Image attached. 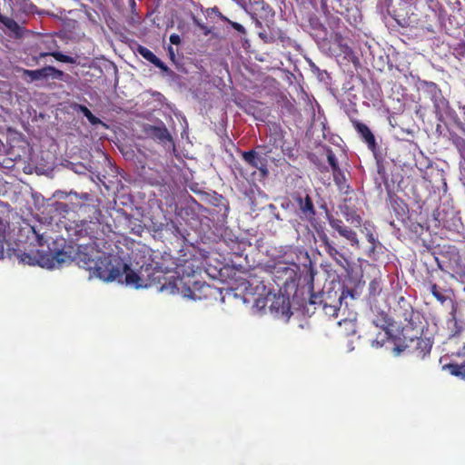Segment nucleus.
I'll use <instances>...</instances> for the list:
<instances>
[{
  "mask_svg": "<svg viewBox=\"0 0 465 465\" xmlns=\"http://www.w3.org/2000/svg\"><path fill=\"white\" fill-rule=\"evenodd\" d=\"M283 276L280 278L278 284L284 289L288 294H293L294 297L302 298V302L304 305L307 303L314 306L315 310H320L324 315L331 318L337 317L341 301L344 298L345 292L343 291L340 295L337 292H313L314 272L312 268L303 271L298 275L297 272L292 268H283Z\"/></svg>",
  "mask_w": 465,
  "mask_h": 465,
  "instance_id": "nucleus-1",
  "label": "nucleus"
},
{
  "mask_svg": "<svg viewBox=\"0 0 465 465\" xmlns=\"http://www.w3.org/2000/svg\"><path fill=\"white\" fill-rule=\"evenodd\" d=\"M76 252L74 259L77 264L91 272L93 275L104 282L122 281L123 272L128 269V264L124 262L119 257L102 253L99 256L93 257L88 252L80 250Z\"/></svg>",
  "mask_w": 465,
  "mask_h": 465,
  "instance_id": "nucleus-2",
  "label": "nucleus"
},
{
  "mask_svg": "<svg viewBox=\"0 0 465 465\" xmlns=\"http://www.w3.org/2000/svg\"><path fill=\"white\" fill-rule=\"evenodd\" d=\"M175 273L177 277L173 280V289L183 297L197 301L213 294L212 286L197 279L200 268L194 260H185L177 265Z\"/></svg>",
  "mask_w": 465,
  "mask_h": 465,
  "instance_id": "nucleus-3",
  "label": "nucleus"
},
{
  "mask_svg": "<svg viewBox=\"0 0 465 465\" xmlns=\"http://www.w3.org/2000/svg\"><path fill=\"white\" fill-rule=\"evenodd\" d=\"M420 89L433 103L434 112L437 119L440 122H444L446 119L453 122V124L465 134V124H463L454 109L450 105L449 101L442 95L441 90L439 86L429 81L420 82Z\"/></svg>",
  "mask_w": 465,
  "mask_h": 465,
  "instance_id": "nucleus-4",
  "label": "nucleus"
},
{
  "mask_svg": "<svg viewBox=\"0 0 465 465\" xmlns=\"http://www.w3.org/2000/svg\"><path fill=\"white\" fill-rule=\"evenodd\" d=\"M283 268H290V267L287 266L286 264L280 263V264H278L277 266H275L273 268V271H272L273 281L276 283V285L279 287L280 292L282 293H280L279 295H275V294L273 295V299H272V303L270 305V309H271L272 312H274L277 314H280L282 316L289 318L292 315L291 301H290L291 297L292 298L293 302H297L300 305H304V303L302 302L301 296L300 297H294L293 294H288L284 291V289L282 288L278 284V282H280L281 280H280L279 277H277V275L282 276V277L283 276V273L282 272H278V271H281V270L283 271Z\"/></svg>",
  "mask_w": 465,
  "mask_h": 465,
  "instance_id": "nucleus-5",
  "label": "nucleus"
},
{
  "mask_svg": "<svg viewBox=\"0 0 465 465\" xmlns=\"http://www.w3.org/2000/svg\"><path fill=\"white\" fill-rule=\"evenodd\" d=\"M250 7L245 11L252 18L255 26L262 29L263 24L267 27L274 22L275 12L264 0H252Z\"/></svg>",
  "mask_w": 465,
  "mask_h": 465,
  "instance_id": "nucleus-6",
  "label": "nucleus"
},
{
  "mask_svg": "<svg viewBox=\"0 0 465 465\" xmlns=\"http://www.w3.org/2000/svg\"><path fill=\"white\" fill-rule=\"evenodd\" d=\"M95 220L91 221H81L79 224L76 226V234L80 237H88L92 243L99 248L101 245L100 241H104V224L99 221V217L102 215V213L99 209L95 210Z\"/></svg>",
  "mask_w": 465,
  "mask_h": 465,
  "instance_id": "nucleus-7",
  "label": "nucleus"
},
{
  "mask_svg": "<svg viewBox=\"0 0 465 465\" xmlns=\"http://www.w3.org/2000/svg\"><path fill=\"white\" fill-rule=\"evenodd\" d=\"M372 319L371 322L383 331L373 341L378 346H382L385 340L391 336L390 327L393 325V320L390 317L388 311L382 310L377 306H371Z\"/></svg>",
  "mask_w": 465,
  "mask_h": 465,
  "instance_id": "nucleus-8",
  "label": "nucleus"
},
{
  "mask_svg": "<svg viewBox=\"0 0 465 465\" xmlns=\"http://www.w3.org/2000/svg\"><path fill=\"white\" fill-rule=\"evenodd\" d=\"M321 246L323 247L326 253L340 266L345 267L349 264L347 256L344 253V247L338 244L327 235L323 231H317Z\"/></svg>",
  "mask_w": 465,
  "mask_h": 465,
  "instance_id": "nucleus-9",
  "label": "nucleus"
},
{
  "mask_svg": "<svg viewBox=\"0 0 465 465\" xmlns=\"http://www.w3.org/2000/svg\"><path fill=\"white\" fill-rule=\"evenodd\" d=\"M297 206L296 213L302 220L311 223L315 221L316 209L312 196L307 193H296L292 195Z\"/></svg>",
  "mask_w": 465,
  "mask_h": 465,
  "instance_id": "nucleus-10",
  "label": "nucleus"
},
{
  "mask_svg": "<svg viewBox=\"0 0 465 465\" xmlns=\"http://www.w3.org/2000/svg\"><path fill=\"white\" fill-rule=\"evenodd\" d=\"M65 253L64 252H58L55 255L52 256L51 262H47L45 261V255L41 254L38 250L32 252H23L18 255L19 262L24 264L28 265H40L42 267L48 266L53 267L54 265V262L58 264H61L65 262L64 259Z\"/></svg>",
  "mask_w": 465,
  "mask_h": 465,
  "instance_id": "nucleus-11",
  "label": "nucleus"
},
{
  "mask_svg": "<svg viewBox=\"0 0 465 465\" xmlns=\"http://www.w3.org/2000/svg\"><path fill=\"white\" fill-rule=\"evenodd\" d=\"M64 73L54 66L47 65L41 69L28 70L23 69V76L29 77L28 82L40 80H47L49 78L55 80H63Z\"/></svg>",
  "mask_w": 465,
  "mask_h": 465,
  "instance_id": "nucleus-12",
  "label": "nucleus"
},
{
  "mask_svg": "<svg viewBox=\"0 0 465 465\" xmlns=\"http://www.w3.org/2000/svg\"><path fill=\"white\" fill-rule=\"evenodd\" d=\"M320 28L323 33L322 39L331 44L336 45L341 54L349 55L352 53L351 48L349 46L345 37L343 36L344 29L337 32H329L322 24H320Z\"/></svg>",
  "mask_w": 465,
  "mask_h": 465,
  "instance_id": "nucleus-13",
  "label": "nucleus"
},
{
  "mask_svg": "<svg viewBox=\"0 0 465 465\" xmlns=\"http://www.w3.org/2000/svg\"><path fill=\"white\" fill-rule=\"evenodd\" d=\"M143 132L147 137L159 143L173 142L172 135L163 122H160L158 125L146 124L143 127Z\"/></svg>",
  "mask_w": 465,
  "mask_h": 465,
  "instance_id": "nucleus-14",
  "label": "nucleus"
},
{
  "mask_svg": "<svg viewBox=\"0 0 465 465\" xmlns=\"http://www.w3.org/2000/svg\"><path fill=\"white\" fill-rule=\"evenodd\" d=\"M409 351L419 359H424L430 354L432 348V341L429 338L415 337L407 343Z\"/></svg>",
  "mask_w": 465,
  "mask_h": 465,
  "instance_id": "nucleus-15",
  "label": "nucleus"
},
{
  "mask_svg": "<svg viewBox=\"0 0 465 465\" xmlns=\"http://www.w3.org/2000/svg\"><path fill=\"white\" fill-rule=\"evenodd\" d=\"M242 157L243 161L252 168L258 169L263 174L268 173L266 153L260 154L255 150H250L242 152Z\"/></svg>",
  "mask_w": 465,
  "mask_h": 465,
  "instance_id": "nucleus-16",
  "label": "nucleus"
},
{
  "mask_svg": "<svg viewBox=\"0 0 465 465\" xmlns=\"http://www.w3.org/2000/svg\"><path fill=\"white\" fill-rule=\"evenodd\" d=\"M143 266V272L145 283H150V287L163 284L164 280V271L160 266L153 264H146Z\"/></svg>",
  "mask_w": 465,
  "mask_h": 465,
  "instance_id": "nucleus-17",
  "label": "nucleus"
},
{
  "mask_svg": "<svg viewBox=\"0 0 465 465\" xmlns=\"http://www.w3.org/2000/svg\"><path fill=\"white\" fill-rule=\"evenodd\" d=\"M401 302H403V308L401 315L404 319V326L415 330L418 327V322H420V313L415 312L412 306L407 302L403 297H401L400 303Z\"/></svg>",
  "mask_w": 465,
  "mask_h": 465,
  "instance_id": "nucleus-18",
  "label": "nucleus"
},
{
  "mask_svg": "<svg viewBox=\"0 0 465 465\" xmlns=\"http://www.w3.org/2000/svg\"><path fill=\"white\" fill-rule=\"evenodd\" d=\"M124 274V281L127 285H132L138 288H149L150 283H145L143 272V266L139 272L133 271L129 266L128 269H124L123 272V275Z\"/></svg>",
  "mask_w": 465,
  "mask_h": 465,
  "instance_id": "nucleus-19",
  "label": "nucleus"
},
{
  "mask_svg": "<svg viewBox=\"0 0 465 465\" xmlns=\"http://www.w3.org/2000/svg\"><path fill=\"white\" fill-rule=\"evenodd\" d=\"M352 125L361 135V139L366 143L368 148L374 152L377 148V143L373 134L371 129L365 124L357 120H352Z\"/></svg>",
  "mask_w": 465,
  "mask_h": 465,
  "instance_id": "nucleus-20",
  "label": "nucleus"
},
{
  "mask_svg": "<svg viewBox=\"0 0 465 465\" xmlns=\"http://www.w3.org/2000/svg\"><path fill=\"white\" fill-rule=\"evenodd\" d=\"M137 52L138 54L143 57L144 58L145 60H147L148 62H150L151 64H153L154 66H156L157 68H159L161 71L164 72V73H168L170 70H169V67L161 60L159 59L150 49H148L147 47L145 46H143V45H138L137 47Z\"/></svg>",
  "mask_w": 465,
  "mask_h": 465,
  "instance_id": "nucleus-21",
  "label": "nucleus"
},
{
  "mask_svg": "<svg viewBox=\"0 0 465 465\" xmlns=\"http://www.w3.org/2000/svg\"><path fill=\"white\" fill-rule=\"evenodd\" d=\"M52 46L47 47V51L40 52L37 56H35L34 59L38 61V59L45 57V56H53L55 60L67 63V64H74L75 59L70 55L64 54L63 53L52 51L53 47L56 46V44L54 40L51 41Z\"/></svg>",
  "mask_w": 465,
  "mask_h": 465,
  "instance_id": "nucleus-22",
  "label": "nucleus"
},
{
  "mask_svg": "<svg viewBox=\"0 0 465 465\" xmlns=\"http://www.w3.org/2000/svg\"><path fill=\"white\" fill-rule=\"evenodd\" d=\"M340 210L348 223L353 224L355 227H360L361 225V217L357 213L356 210L346 204L341 205Z\"/></svg>",
  "mask_w": 465,
  "mask_h": 465,
  "instance_id": "nucleus-23",
  "label": "nucleus"
},
{
  "mask_svg": "<svg viewBox=\"0 0 465 465\" xmlns=\"http://www.w3.org/2000/svg\"><path fill=\"white\" fill-rule=\"evenodd\" d=\"M338 233L345 238L352 247L360 248V241L355 231L348 226H344Z\"/></svg>",
  "mask_w": 465,
  "mask_h": 465,
  "instance_id": "nucleus-24",
  "label": "nucleus"
},
{
  "mask_svg": "<svg viewBox=\"0 0 465 465\" xmlns=\"http://www.w3.org/2000/svg\"><path fill=\"white\" fill-rule=\"evenodd\" d=\"M259 37L266 44H272L277 39L284 43L285 39L287 38L286 35L280 30L277 32V35L274 33L268 34L265 30H262L259 32Z\"/></svg>",
  "mask_w": 465,
  "mask_h": 465,
  "instance_id": "nucleus-25",
  "label": "nucleus"
},
{
  "mask_svg": "<svg viewBox=\"0 0 465 465\" xmlns=\"http://www.w3.org/2000/svg\"><path fill=\"white\" fill-rule=\"evenodd\" d=\"M450 140L458 150L460 157L465 160V139L454 132L450 133Z\"/></svg>",
  "mask_w": 465,
  "mask_h": 465,
  "instance_id": "nucleus-26",
  "label": "nucleus"
},
{
  "mask_svg": "<svg viewBox=\"0 0 465 465\" xmlns=\"http://www.w3.org/2000/svg\"><path fill=\"white\" fill-rule=\"evenodd\" d=\"M327 30L329 32H337L345 29V26L338 16L330 15L327 19Z\"/></svg>",
  "mask_w": 465,
  "mask_h": 465,
  "instance_id": "nucleus-27",
  "label": "nucleus"
},
{
  "mask_svg": "<svg viewBox=\"0 0 465 465\" xmlns=\"http://www.w3.org/2000/svg\"><path fill=\"white\" fill-rule=\"evenodd\" d=\"M429 291L441 304L446 302L447 297L444 294V290L440 288L436 283H430Z\"/></svg>",
  "mask_w": 465,
  "mask_h": 465,
  "instance_id": "nucleus-28",
  "label": "nucleus"
},
{
  "mask_svg": "<svg viewBox=\"0 0 465 465\" xmlns=\"http://www.w3.org/2000/svg\"><path fill=\"white\" fill-rule=\"evenodd\" d=\"M368 290L370 296L375 297L379 295L382 291L381 279L375 278L371 280V282L369 283Z\"/></svg>",
  "mask_w": 465,
  "mask_h": 465,
  "instance_id": "nucleus-29",
  "label": "nucleus"
},
{
  "mask_svg": "<svg viewBox=\"0 0 465 465\" xmlns=\"http://www.w3.org/2000/svg\"><path fill=\"white\" fill-rule=\"evenodd\" d=\"M283 134L281 127L275 126L273 128V133L270 135V142H272V145L279 146L282 143Z\"/></svg>",
  "mask_w": 465,
  "mask_h": 465,
  "instance_id": "nucleus-30",
  "label": "nucleus"
},
{
  "mask_svg": "<svg viewBox=\"0 0 465 465\" xmlns=\"http://www.w3.org/2000/svg\"><path fill=\"white\" fill-rule=\"evenodd\" d=\"M219 17L221 20H223V22L227 23L228 25H231L232 28H233L234 30H236L238 33L242 34V35H245L246 34V30L245 28L243 27V25H242L241 24L237 23V22H234V21H232L230 20L228 17H226L225 15H223V14H220L219 15Z\"/></svg>",
  "mask_w": 465,
  "mask_h": 465,
  "instance_id": "nucleus-31",
  "label": "nucleus"
},
{
  "mask_svg": "<svg viewBox=\"0 0 465 465\" xmlns=\"http://www.w3.org/2000/svg\"><path fill=\"white\" fill-rule=\"evenodd\" d=\"M366 239L371 244V248L369 249V256H371L372 253L375 252L377 246L380 245L381 243L378 238L371 231L367 232Z\"/></svg>",
  "mask_w": 465,
  "mask_h": 465,
  "instance_id": "nucleus-32",
  "label": "nucleus"
},
{
  "mask_svg": "<svg viewBox=\"0 0 465 465\" xmlns=\"http://www.w3.org/2000/svg\"><path fill=\"white\" fill-rule=\"evenodd\" d=\"M328 222L330 226L337 232H339L341 230L343 229L344 226H346L341 219L334 218L333 216H329Z\"/></svg>",
  "mask_w": 465,
  "mask_h": 465,
  "instance_id": "nucleus-33",
  "label": "nucleus"
},
{
  "mask_svg": "<svg viewBox=\"0 0 465 465\" xmlns=\"http://www.w3.org/2000/svg\"><path fill=\"white\" fill-rule=\"evenodd\" d=\"M332 174L335 183L341 187L346 180L343 171L339 167L332 171Z\"/></svg>",
  "mask_w": 465,
  "mask_h": 465,
  "instance_id": "nucleus-34",
  "label": "nucleus"
},
{
  "mask_svg": "<svg viewBox=\"0 0 465 465\" xmlns=\"http://www.w3.org/2000/svg\"><path fill=\"white\" fill-rule=\"evenodd\" d=\"M326 155L328 163L331 167V170L333 171L335 169H338L340 167L338 164V161L336 159L335 154L333 153L332 150L330 147L326 149Z\"/></svg>",
  "mask_w": 465,
  "mask_h": 465,
  "instance_id": "nucleus-35",
  "label": "nucleus"
},
{
  "mask_svg": "<svg viewBox=\"0 0 465 465\" xmlns=\"http://www.w3.org/2000/svg\"><path fill=\"white\" fill-rule=\"evenodd\" d=\"M450 373L455 376H465V365L450 364Z\"/></svg>",
  "mask_w": 465,
  "mask_h": 465,
  "instance_id": "nucleus-36",
  "label": "nucleus"
},
{
  "mask_svg": "<svg viewBox=\"0 0 465 465\" xmlns=\"http://www.w3.org/2000/svg\"><path fill=\"white\" fill-rule=\"evenodd\" d=\"M5 239V224L0 219V259L4 257Z\"/></svg>",
  "mask_w": 465,
  "mask_h": 465,
  "instance_id": "nucleus-37",
  "label": "nucleus"
},
{
  "mask_svg": "<svg viewBox=\"0 0 465 465\" xmlns=\"http://www.w3.org/2000/svg\"><path fill=\"white\" fill-rule=\"evenodd\" d=\"M0 22H2L7 28H9L13 31L19 28L18 24L15 20L8 18V17L3 16V19L0 20Z\"/></svg>",
  "mask_w": 465,
  "mask_h": 465,
  "instance_id": "nucleus-38",
  "label": "nucleus"
},
{
  "mask_svg": "<svg viewBox=\"0 0 465 465\" xmlns=\"http://www.w3.org/2000/svg\"><path fill=\"white\" fill-rule=\"evenodd\" d=\"M87 120L89 121V123L93 125H97V124H102L104 126H106V124L102 121L100 120L98 117H96L95 115H94L91 113H89V114L86 116Z\"/></svg>",
  "mask_w": 465,
  "mask_h": 465,
  "instance_id": "nucleus-39",
  "label": "nucleus"
},
{
  "mask_svg": "<svg viewBox=\"0 0 465 465\" xmlns=\"http://www.w3.org/2000/svg\"><path fill=\"white\" fill-rule=\"evenodd\" d=\"M406 350L409 351L407 344H396L392 351L395 356H399L401 352H403Z\"/></svg>",
  "mask_w": 465,
  "mask_h": 465,
  "instance_id": "nucleus-40",
  "label": "nucleus"
},
{
  "mask_svg": "<svg viewBox=\"0 0 465 465\" xmlns=\"http://www.w3.org/2000/svg\"><path fill=\"white\" fill-rule=\"evenodd\" d=\"M74 110L82 113L85 117L91 113V111L84 104H75L74 106Z\"/></svg>",
  "mask_w": 465,
  "mask_h": 465,
  "instance_id": "nucleus-41",
  "label": "nucleus"
},
{
  "mask_svg": "<svg viewBox=\"0 0 465 465\" xmlns=\"http://www.w3.org/2000/svg\"><path fill=\"white\" fill-rule=\"evenodd\" d=\"M239 6H241L244 11H247L248 5H250L252 0H232Z\"/></svg>",
  "mask_w": 465,
  "mask_h": 465,
  "instance_id": "nucleus-42",
  "label": "nucleus"
},
{
  "mask_svg": "<svg viewBox=\"0 0 465 465\" xmlns=\"http://www.w3.org/2000/svg\"><path fill=\"white\" fill-rule=\"evenodd\" d=\"M170 42L173 45H179L181 43V38L178 35L173 34L170 35Z\"/></svg>",
  "mask_w": 465,
  "mask_h": 465,
  "instance_id": "nucleus-43",
  "label": "nucleus"
},
{
  "mask_svg": "<svg viewBox=\"0 0 465 465\" xmlns=\"http://www.w3.org/2000/svg\"><path fill=\"white\" fill-rule=\"evenodd\" d=\"M322 11L325 13V14H330L328 8H327V0H322Z\"/></svg>",
  "mask_w": 465,
  "mask_h": 465,
  "instance_id": "nucleus-44",
  "label": "nucleus"
},
{
  "mask_svg": "<svg viewBox=\"0 0 465 465\" xmlns=\"http://www.w3.org/2000/svg\"><path fill=\"white\" fill-rule=\"evenodd\" d=\"M168 53H169L171 60L174 61L175 55H174V52H173V49L172 46L168 47Z\"/></svg>",
  "mask_w": 465,
  "mask_h": 465,
  "instance_id": "nucleus-45",
  "label": "nucleus"
},
{
  "mask_svg": "<svg viewBox=\"0 0 465 465\" xmlns=\"http://www.w3.org/2000/svg\"><path fill=\"white\" fill-rule=\"evenodd\" d=\"M195 24L202 29H205V26L202 25L201 24H199L197 21H195Z\"/></svg>",
  "mask_w": 465,
  "mask_h": 465,
  "instance_id": "nucleus-46",
  "label": "nucleus"
},
{
  "mask_svg": "<svg viewBox=\"0 0 465 465\" xmlns=\"http://www.w3.org/2000/svg\"><path fill=\"white\" fill-rule=\"evenodd\" d=\"M460 353L465 356V345L463 346L462 351Z\"/></svg>",
  "mask_w": 465,
  "mask_h": 465,
  "instance_id": "nucleus-47",
  "label": "nucleus"
}]
</instances>
